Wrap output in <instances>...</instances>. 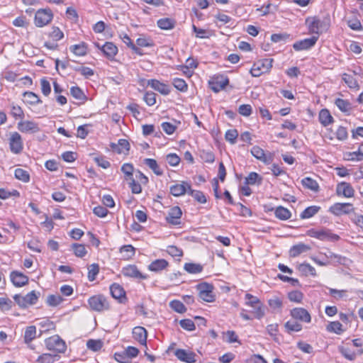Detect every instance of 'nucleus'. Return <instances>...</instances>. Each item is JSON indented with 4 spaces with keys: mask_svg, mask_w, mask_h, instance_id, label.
Segmentation results:
<instances>
[{
    "mask_svg": "<svg viewBox=\"0 0 363 363\" xmlns=\"http://www.w3.org/2000/svg\"><path fill=\"white\" fill-rule=\"evenodd\" d=\"M245 305L252 308V313L257 319H261L264 315V309L260 300L250 294L245 295Z\"/></svg>",
    "mask_w": 363,
    "mask_h": 363,
    "instance_id": "nucleus-1",
    "label": "nucleus"
},
{
    "mask_svg": "<svg viewBox=\"0 0 363 363\" xmlns=\"http://www.w3.org/2000/svg\"><path fill=\"white\" fill-rule=\"evenodd\" d=\"M273 59L266 58L255 62L251 69L250 74L254 77H260L262 74L267 73L272 67Z\"/></svg>",
    "mask_w": 363,
    "mask_h": 363,
    "instance_id": "nucleus-2",
    "label": "nucleus"
},
{
    "mask_svg": "<svg viewBox=\"0 0 363 363\" xmlns=\"http://www.w3.org/2000/svg\"><path fill=\"white\" fill-rule=\"evenodd\" d=\"M90 308L97 312H102L109 309L110 306L107 298L101 294L90 297L88 300Z\"/></svg>",
    "mask_w": 363,
    "mask_h": 363,
    "instance_id": "nucleus-3",
    "label": "nucleus"
},
{
    "mask_svg": "<svg viewBox=\"0 0 363 363\" xmlns=\"http://www.w3.org/2000/svg\"><path fill=\"white\" fill-rule=\"evenodd\" d=\"M53 18V13L50 9H38L34 18V23L37 27L41 28L50 23Z\"/></svg>",
    "mask_w": 363,
    "mask_h": 363,
    "instance_id": "nucleus-4",
    "label": "nucleus"
},
{
    "mask_svg": "<svg viewBox=\"0 0 363 363\" xmlns=\"http://www.w3.org/2000/svg\"><path fill=\"white\" fill-rule=\"evenodd\" d=\"M308 235L321 241H337L340 239L339 235L332 233L330 230L326 228L311 229L308 231Z\"/></svg>",
    "mask_w": 363,
    "mask_h": 363,
    "instance_id": "nucleus-5",
    "label": "nucleus"
},
{
    "mask_svg": "<svg viewBox=\"0 0 363 363\" xmlns=\"http://www.w3.org/2000/svg\"><path fill=\"white\" fill-rule=\"evenodd\" d=\"M45 345L48 350L57 353H64L67 348L65 341L59 335H53L46 339Z\"/></svg>",
    "mask_w": 363,
    "mask_h": 363,
    "instance_id": "nucleus-6",
    "label": "nucleus"
},
{
    "mask_svg": "<svg viewBox=\"0 0 363 363\" xmlns=\"http://www.w3.org/2000/svg\"><path fill=\"white\" fill-rule=\"evenodd\" d=\"M121 273L124 277L135 280H144L148 278V276L142 273L135 264H128L123 267Z\"/></svg>",
    "mask_w": 363,
    "mask_h": 363,
    "instance_id": "nucleus-7",
    "label": "nucleus"
},
{
    "mask_svg": "<svg viewBox=\"0 0 363 363\" xmlns=\"http://www.w3.org/2000/svg\"><path fill=\"white\" fill-rule=\"evenodd\" d=\"M353 211V205L350 203H335L332 205L328 210L330 213L336 216H340L343 214H349Z\"/></svg>",
    "mask_w": 363,
    "mask_h": 363,
    "instance_id": "nucleus-8",
    "label": "nucleus"
},
{
    "mask_svg": "<svg viewBox=\"0 0 363 363\" xmlns=\"http://www.w3.org/2000/svg\"><path fill=\"white\" fill-rule=\"evenodd\" d=\"M9 147L14 154H19L23 148V143L21 135L17 132L11 133L9 138Z\"/></svg>",
    "mask_w": 363,
    "mask_h": 363,
    "instance_id": "nucleus-9",
    "label": "nucleus"
},
{
    "mask_svg": "<svg viewBox=\"0 0 363 363\" xmlns=\"http://www.w3.org/2000/svg\"><path fill=\"white\" fill-rule=\"evenodd\" d=\"M199 291V296L201 299L206 302H213L214 295L213 294V286L207 283H202L198 285Z\"/></svg>",
    "mask_w": 363,
    "mask_h": 363,
    "instance_id": "nucleus-10",
    "label": "nucleus"
},
{
    "mask_svg": "<svg viewBox=\"0 0 363 363\" xmlns=\"http://www.w3.org/2000/svg\"><path fill=\"white\" fill-rule=\"evenodd\" d=\"M229 83V79L223 75L216 76L209 81L210 88L218 93L223 90Z\"/></svg>",
    "mask_w": 363,
    "mask_h": 363,
    "instance_id": "nucleus-11",
    "label": "nucleus"
},
{
    "mask_svg": "<svg viewBox=\"0 0 363 363\" xmlns=\"http://www.w3.org/2000/svg\"><path fill=\"white\" fill-rule=\"evenodd\" d=\"M291 317L303 323H309L311 321V316L308 311L303 308H294L291 312Z\"/></svg>",
    "mask_w": 363,
    "mask_h": 363,
    "instance_id": "nucleus-12",
    "label": "nucleus"
},
{
    "mask_svg": "<svg viewBox=\"0 0 363 363\" xmlns=\"http://www.w3.org/2000/svg\"><path fill=\"white\" fill-rule=\"evenodd\" d=\"M318 39V35H313L311 38L296 41L295 43H294L293 48L296 51L308 50L315 45Z\"/></svg>",
    "mask_w": 363,
    "mask_h": 363,
    "instance_id": "nucleus-13",
    "label": "nucleus"
},
{
    "mask_svg": "<svg viewBox=\"0 0 363 363\" xmlns=\"http://www.w3.org/2000/svg\"><path fill=\"white\" fill-rule=\"evenodd\" d=\"M17 127L22 133H35L40 131L38 123L33 121H21L18 123Z\"/></svg>",
    "mask_w": 363,
    "mask_h": 363,
    "instance_id": "nucleus-14",
    "label": "nucleus"
},
{
    "mask_svg": "<svg viewBox=\"0 0 363 363\" xmlns=\"http://www.w3.org/2000/svg\"><path fill=\"white\" fill-rule=\"evenodd\" d=\"M147 84L154 90L164 96L168 95L171 92V88L169 85L164 84L157 79H149L147 81Z\"/></svg>",
    "mask_w": 363,
    "mask_h": 363,
    "instance_id": "nucleus-15",
    "label": "nucleus"
},
{
    "mask_svg": "<svg viewBox=\"0 0 363 363\" xmlns=\"http://www.w3.org/2000/svg\"><path fill=\"white\" fill-rule=\"evenodd\" d=\"M182 215V211L181 208L179 206H174L169 209L166 217V220L168 223L174 225H179Z\"/></svg>",
    "mask_w": 363,
    "mask_h": 363,
    "instance_id": "nucleus-16",
    "label": "nucleus"
},
{
    "mask_svg": "<svg viewBox=\"0 0 363 363\" xmlns=\"http://www.w3.org/2000/svg\"><path fill=\"white\" fill-rule=\"evenodd\" d=\"M336 194L338 196H343L346 198H352L354 196V190L350 183L342 182L337 185Z\"/></svg>",
    "mask_w": 363,
    "mask_h": 363,
    "instance_id": "nucleus-17",
    "label": "nucleus"
},
{
    "mask_svg": "<svg viewBox=\"0 0 363 363\" xmlns=\"http://www.w3.org/2000/svg\"><path fill=\"white\" fill-rule=\"evenodd\" d=\"M12 284L16 287H21L28 283V277L23 273L13 271L10 274Z\"/></svg>",
    "mask_w": 363,
    "mask_h": 363,
    "instance_id": "nucleus-18",
    "label": "nucleus"
},
{
    "mask_svg": "<svg viewBox=\"0 0 363 363\" xmlns=\"http://www.w3.org/2000/svg\"><path fill=\"white\" fill-rule=\"evenodd\" d=\"M175 356L179 360L186 363H194L196 362V354L193 352L186 351L183 349H178L174 352Z\"/></svg>",
    "mask_w": 363,
    "mask_h": 363,
    "instance_id": "nucleus-19",
    "label": "nucleus"
},
{
    "mask_svg": "<svg viewBox=\"0 0 363 363\" xmlns=\"http://www.w3.org/2000/svg\"><path fill=\"white\" fill-rule=\"evenodd\" d=\"M147 332L141 326H136L133 329V337L143 345H146Z\"/></svg>",
    "mask_w": 363,
    "mask_h": 363,
    "instance_id": "nucleus-20",
    "label": "nucleus"
},
{
    "mask_svg": "<svg viewBox=\"0 0 363 363\" xmlns=\"http://www.w3.org/2000/svg\"><path fill=\"white\" fill-rule=\"evenodd\" d=\"M188 182H182L181 184H176L170 187V193L174 196H180L185 193L188 194L190 188Z\"/></svg>",
    "mask_w": 363,
    "mask_h": 363,
    "instance_id": "nucleus-21",
    "label": "nucleus"
},
{
    "mask_svg": "<svg viewBox=\"0 0 363 363\" xmlns=\"http://www.w3.org/2000/svg\"><path fill=\"white\" fill-rule=\"evenodd\" d=\"M96 45L108 59H113L118 52L117 47L111 42H106L102 47Z\"/></svg>",
    "mask_w": 363,
    "mask_h": 363,
    "instance_id": "nucleus-22",
    "label": "nucleus"
},
{
    "mask_svg": "<svg viewBox=\"0 0 363 363\" xmlns=\"http://www.w3.org/2000/svg\"><path fill=\"white\" fill-rule=\"evenodd\" d=\"M169 265L168 262L164 259H158L152 261L147 267L148 269L154 272H160L165 269Z\"/></svg>",
    "mask_w": 363,
    "mask_h": 363,
    "instance_id": "nucleus-23",
    "label": "nucleus"
},
{
    "mask_svg": "<svg viewBox=\"0 0 363 363\" xmlns=\"http://www.w3.org/2000/svg\"><path fill=\"white\" fill-rule=\"evenodd\" d=\"M311 250V247L304 243H298L293 245L289 250V255L292 257H296L303 252H306Z\"/></svg>",
    "mask_w": 363,
    "mask_h": 363,
    "instance_id": "nucleus-24",
    "label": "nucleus"
},
{
    "mask_svg": "<svg viewBox=\"0 0 363 363\" xmlns=\"http://www.w3.org/2000/svg\"><path fill=\"white\" fill-rule=\"evenodd\" d=\"M318 119H319L320 123L324 127L328 126V125L331 124L334 121L333 117L331 116L330 111L326 108L322 109L320 111L319 116H318Z\"/></svg>",
    "mask_w": 363,
    "mask_h": 363,
    "instance_id": "nucleus-25",
    "label": "nucleus"
},
{
    "mask_svg": "<svg viewBox=\"0 0 363 363\" xmlns=\"http://www.w3.org/2000/svg\"><path fill=\"white\" fill-rule=\"evenodd\" d=\"M157 25L160 29L171 30L175 27L176 21L171 18H163L157 21Z\"/></svg>",
    "mask_w": 363,
    "mask_h": 363,
    "instance_id": "nucleus-26",
    "label": "nucleus"
},
{
    "mask_svg": "<svg viewBox=\"0 0 363 363\" xmlns=\"http://www.w3.org/2000/svg\"><path fill=\"white\" fill-rule=\"evenodd\" d=\"M70 94L72 97L79 101L81 104H84L87 100V97L83 90L77 86L70 88Z\"/></svg>",
    "mask_w": 363,
    "mask_h": 363,
    "instance_id": "nucleus-27",
    "label": "nucleus"
},
{
    "mask_svg": "<svg viewBox=\"0 0 363 363\" xmlns=\"http://www.w3.org/2000/svg\"><path fill=\"white\" fill-rule=\"evenodd\" d=\"M298 270L304 276L311 275L315 277L317 275L315 269L308 263H302L298 266Z\"/></svg>",
    "mask_w": 363,
    "mask_h": 363,
    "instance_id": "nucleus-28",
    "label": "nucleus"
},
{
    "mask_svg": "<svg viewBox=\"0 0 363 363\" xmlns=\"http://www.w3.org/2000/svg\"><path fill=\"white\" fill-rule=\"evenodd\" d=\"M274 215L281 220H286L291 218V213L288 208L279 206L275 208Z\"/></svg>",
    "mask_w": 363,
    "mask_h": 363,
    "instance_id": "nucleus-29",
    "label": "nucleus"
},
{
    "mask_svg": "<svg viewBox=\"0 0 363 363\" xmlns=\"http://www.w3.org/2000/svg\"><path fill=\"white\" fill-rule=\"evenodd\" d=\"M36 327L35 325H30L26 328L24 333V342L26 344L30 343L36 337Z\"/></svg>",
    "mask_w": 363,
    "mask_h": 363,
    "instance_id": "nucleus-30",
    "label": "nucleus"
},
{
    "mask_svg": "<svg viewBox=\"0 0 363 363\" xmlns=\"http://www.w3.org/2000/svg\"><path fill=\"white\" fill-rule=\"evenodd\" d=\"M111 296L116 299H120L125 296L123 288L118 284H113L110 286Z\"/></svg>",
    "mask_w": 363,
    "mask_h": 363,
    "instance_id": "nucleus-31",
    "label": "nucleus"
},
{
    "mask_svg": "<svg viewBox=\"0 0 363 363\" xmlns=\"http://www.w3.org/2000/svg\"><path fill=\"white\" fill-rule=\"evenodd\" d=\"M144 164L150 168L155 174L160 176L163 174V171L161 169L155 160L146 158L144 160Z\"/></svg>",
    "mask_w": 363,
    "mask_h": 363,
    "instance_id": "nucleus-32",
    "label": "nucleus"
},
{
    "mask_svg": "<svg viewBox=\"0 0 363 363\" xmlns=\"http://www.w3.org/2000/svg\"><path fill=\"white\" fill-rule=\"evenodd\" d=\"M320 209V206H311L306 208L300 215L301 219H308L315 216Z\"/></svg>",
    "mask_w": 363,
    "mask_h": 363,
    "instance_id": "nucleus-33",
    "label": "nucleus"
},
{
    "mask_svg": "<svg viewBox=\"0 0 363 363\" xmlns=\"http://www.w3.org/2000/svg\"><path fill=\"white\" fill-rule=\"evenodd\" d=\"M284 328L288 333L291 332H299L302 330V325L296 320H288L284 324Z\"/></svg>",
    "mask_w": 363,
    "mask_h": 363,
    "instance_id": "nucleus-34",
    "label": "nucleus"
},
{
    "mask_svg": "<svg viewBox=\"0 0 363 363\" xmlns=\"http://www.w3.org/2000/svg\"><path fill=\"white\" fill-rule=\"evenodd\" d=\"M326 330L330 333H334L337 335H340L345 331L342 328V325L339 321L330 322L327 325Z\"/></svg>",
    "mask_w": 363,
    "mask_h": 363,
    "instance_id": "nucleus-35",
    "label": "nucleus"
},
{
    "mask_svg": "<svg viewBox=\"0 0 363 363\" xmlns=\"http://www.w3.org/2000/svg\"><path fill=\"white\" fill-rule=\"evenodd\" d=\"M69 49L77 56H84L87 52V47L84 43L74 45Z\"/></svg>",
    "mask_w": 363,
    "mask_h": 363,
    "instance_id": "nucleus-36",
    "label": "nucleus"
},
{
    "mask_svg": "<svg viewBox=\"0 0 363 363\" xmlns=\"http://www.w3.org/2000/svg\"><path fill=\"white\" fill-rule=\"evenodd\" d=\"M262 181V177L256 172H250L248 176L245 177V184L247 185L260 184Z\"/></svg>",
    "mask_w": 363,
    "mask_h": 363,
    "instance_id": "nucleus-37",
    "label": "nucleus"
},
{
    "mask_svg": "<svg viewBox=\"0 0 363 363\" xmlns=\"http://www.w3.org/2000/svg\"><path fill=\"white\" fill-rule=\"evenodd\" d=\"M184 269L189 274H199L203 271V266L196 263H186Z\"/></svg>",
    "mask_w": 363,
    "mask_h": 363,
    "instance_id": "nucleus-38",
    "label": "nucleus"
},
{
    "mask_svg": "<svg viewBox=\"0 0 363 363\" xmlns=\"http://www.w3.org/2000/svg\"><path fill=\"white\" fill-rule=\"evenodd\" d=\"M120 252L123 255V257L125 259H129L135 255V248L130 245H123L120 249Z\"/></svg>",
    "mask_w": 363,
    "mask_h": 363,
    "instance_id": "nucleus-39",
    "label": "nucleus"
},
{
    "mask_svg": "<svg viewBox=\"0 0 363 363\" xmlns=\"http://www.w3.org/2000/svg\"><path fill=\"white\" fill-rule=\"evenodd\" d=\"M59 359V356L51 354H43L40 356L35 363H53Z\"/></svg>",
    "mask_w": 363,
    "mask_h": 363,
    "instance_id": "nucleus-40",
    "label": "nucleus"
},
{
    "mask_svg": "<svg viewBox=\"0 0 363 363\" xmlns=\"http://www.w3.org/2000/svg\"><path fill=\"white\" fill-rule=\"evenodd\" d=\"M169 307L179 313H184L186 311V308L184 303L179 300H172L169 302Z\"/></svg>",
    "mask_w": 363,
    "mask_h": 363,
    "instance_id": "nucleus-41",
    "label": "nucleus"
},
{
    "mask_svg": "<svg viewBox=\"0 0 363 363\" xmlns=\"http://www.w3.org/2000/svg\"><path fill=\"white\" fill-rule=\"evenodd\" d=\"M15 177L23 182H28L30 181V174L28 171L18 168L14 172Z\"/></svg>",
    "mask_w": 363,
    "mask_h": 363,
    "instance_id": "nucleus-42",
    "label": "nucleus"
},
{
    "mask_svg": "<svg viewBox=\"0 0 363 363\" xmlns=\"http://www.w3.org/2000/svg\"><path fill=\"white\" fill-rule=\"evenodd\" d=\"M301 183L304 187L314 191H318L319 188L317 182L310 177H306L303 179Z\"/></svg>",
    "mask_w": 363,
    "mask_h": 363,
    "instance_id": "nucleus-43",
    "label": "nucleus"
},
{
    "mask_svg": "<svg viewBox=\"0 0 363 363\" xmlns=\"http://www.w3.org/2000/svg\"><path fill=\"white\" fill-rule=\"evenodd\" d=\"M188 194L191 196L196 201H197L200 203H205L206 202L205 195L203 194V192L200 191L191 189V188L190 187L188 191Z\"/></svg>",
    "mask_w": 363,
    "mask_h": 363,
    "instance_id": "nucleus-44",
    "label": "nucleus"
},
{
    "mask_svg": "<svg viewBox=\"0 0 363 363\" xmlns=\"http://www.w3.org/2000/svg\"><path fill=\"white\" fill-rule=\"evenodd\" d=\"M103 342L101 340L90 339L86 342V347L94 352L100 350L103 347Z\"/></svg>",
    "mask_w": 363,
    "mask_h": 363,
    "instance_id": "nucleus-45",
    "label": "nucleus"
},
{
    "mask_svg": "<svg viewBox=\"0 0 363 363\" xmlns=\"http://www.w3.org/2000/svg\"><path fill=\"white\" fill-rule=\"evenodd\" d=\"M335 104L342 112H349L351 109L350 103L342 99H337L335 101Z\"/></svg>",
    "mask_w": 363,
    "mask_h": 363,
    "instance_id": "nucleus-46",
    "label": "nucleus"
},
{
    "mask_svg": "<svg viewBox=\"0 0 363 363\" xmlns=\"http://www.w3.org/2000/svg\"><path fill=\"white\" fill-rule=\"evenodd\" d=\"M173 86L179 91L182 92H186L188 89V85L186 82L180 78H174L172 81Z\"/></svg>",
    "mask_w": 363,
    "mask_h": 363,
    "instance_id": "nucleus-47",
    "label": "nucleus"
},
{
    "mask_svg": "<svg viewBox=\"0 0 363 363\" xmlns=\"http://www.w3.org/2000/svg\"><path fill=\"white\" fill-rule=\"evenodd\" d=\"M134 171L133 165L130 163H125L121 167V172L125 174V179L129 180L133 179V173Z\"/></svg>",
    "mask_w": 363,
    "mask_h": 363,
    "instance_id": "nucleus-48",
    "label": "nucleus"
},
{
    "mask_svg": "<svg viewBox=\"0 0 363 363\" xmlns=\"http://www.w3.org/2000/svg\"><path fill=\"white\" fill-rule=\"evenodd\" d=\"M322 24L320 20L316 18H313L311 22L309 23L308 29L311 33L317 34L318 36L320 27Z\"/></svg>",
    "mask_w": 363,
    "mask_h": 363,
    "instance_id": "nucleus-49",
    "label": "nucleus"
},
{
    "mask_svg": "<svg viewBox=\"0 0 363 363\" xmlns=\"http://www.w3.org/2000/svg\"><path fill=\"white\" fill-rule=\"evenodd\" d=\"M342 80L351 89H355L359 86L356 79L352 75L345 73L342 75Z\"/></svg>",
    "mask_w": 363,
    "mask_h": 363,
    "instance_id": "nucleus-50",
    "label": "nucleus"
},
{
    "mask_svg": "<svg viewBox=\"0 0 363 363\" xmlns=\"http://www.w3.org/2000/svg\"><path fill=\"white\" fill-rule=\"evenodd\" d=\"M23 96L26 99L27 102L30 104H37L42 102L39 96L31 91L24 92Z\"/></svg>",
    "mask_w": 363,
    "mask_h": 363,
    "instance_id": "nucleus-51",
    "label": "nucleus"
},
{
    "mask_svg": "<svg viewBox=\"0 0 363 363\" xmlns=\"http://www.w3.org/2000/svg\"><path fill=\"white\" fill-rule=\"evenodd\" d=\"M88 279L90 281L96 279V275L99 272V267L97 264H92L88 267Z\"/></svg>",
    "mask_w": 363,
    "mask_h": 363,
    "instance_id": "nucleus-52",
    "label": "nucleus"
},
{
    "mask_svg": "<svg viewBox=\"0 0 363 363\" xmlns=\"http://www.w3.org/2000/svg\"><path fill=\"white\" fill-rule=\"evenodd\" d=\"M72 249L74 250V255L79 257H84L87 252L85 246L82 244H73Z\"/></svg>",
    "mask_w": 363,
    "mask_h": 363,
    "instance_id": "nucleus-53",
    "label": "nucleus"
},
{
    "mask_svg": "<svg viewBox=\"0 0 363 363\" xmlns=\"http://www.w3.org/2000/svg\"><path fill=\"white\" fill-rule=\"evenodd\" d=\"M64 299L60 295H49L47 298V303L50 306L60 305Z\"/></svg>",
    "mask_w": 363,
    "mask_h": 363,
    "instance_id": "nucleus-54",
    "label": "nucleus"
},
{
    "mask_svg": "<svg viewBox=\"0 0 363 363\" xmlns=\"http://www.w3.org/2000/svg\"><path fill=\"white\" fill-rule=\"evenodd\" d=\"M238 136V130L236 129H230L226 131L225 138L227 141L230 142V144H235Z\"/></svg>",
    "mask_w": 363,
    "mask_h": 363,
    "instance_id": "nucleus-55",
    "label": "nucleus"
},
{
    "mask_svg": "<svg viewBox=\"0 0 363 363\" xmlns=\"http://www.w3.org/2000/svg\"><path fill=\"white\" fill-rule=\"evenodd\" d=\"M328 259H330L334 263L344 264L346 258L340 255L335 254L332 252H329L328 254H325Z\"/></svg>",
    "mask_w": 363,
    "mask_h": 363,
    "instance_id": "nucleus-56",
    "label": "nucleus"
},
{
    "mask_svg": "<svg viewBox=\"0 0 363 363\" xmlns=\"http://www.w3.org/2000/svg\"><path fill=\"white\" fill-rule=\"evenodd\" d=\"M268 304L272 309H279L282 307V301L279 297L274 296L268 300Z\"/></svg>",
    "mask_w": 363,
    "mask_h": 363,
    "instance_id": "nucleus-57",
    "label": "nucleus"
},
{
    "mask_svg": "<svg viewBox=\"0 0 363 363\" xmlns=\"http://www.w3.org/2000/svg\"><path fill=\"white\" fill-rule=\"evenodd\" d=\"M288 298L291 301L300 303L303 298V294L300 291H293L289 293Z\"/></svg>",
    "mask_w": 363,
    "mask_h": 363,
    "instance_id": "nucleus-58",
    "label": "nucleus"
},
{
    "mask_svg": "<svg viewBox=\"0 0 363 363\" xmlns=\"http://www.w3.org/2000/svg\"><path fill=\"white\" fill-rule=\"evenodd\" d=\"M290 38L288 33H275L271 35V40L274 43L286 42Z\"/></svg>",
    "mask_w": 363,
    "mask_h": 363,
    "instance_id": "nucleus-59",
    "label": "nucleus"
},
{
    "mask_svg": "<svg viewBox=\"0 0 363 363\" xmlns=\"http://www.w3.org/2000/svg\"><path fill=\"white\" fill-rule=\"evenodd\" d=\"M11 114L15 118H23L24 117V113L23 109L21 106L15 104H12L11 109Z\"/></svg>",
    "mask_w": 363,
    "mask_h": 363,
    "instance_id": "nucleus-60",
    "label": "nucleus"
},
{
    "mask_svg": "<svg viewBox=\"0 0 363 363\" xmlns=\"http://www.w3.org/2000/svg\"><path fill=\"white\" fill-rule=\"evenodd\" d=\"M49 36L54 41H58L64 37V33L59 28L53 27L52 31L49 34Z\"/></svg>",
    "mask_w": 363,
    "mask_h": 363,
    "instance_id": "nucleus-61",
    "label": "nucleus"
},
{
    "mask_svg": "<svg viewBox=\"0 0 363 363\" xmlns=\"http://www.w3.org/2000/svg\"><path fill=\"white\" fill-rule=\"evenodd\" d=\"M144 101L147 105L151 106L156 103V94L152 91H147L143 97Z\"/></svg>",
    "mask_w": 363,
    "mask_h": 363,
    "instance_id": "nucleus-62",
    "label": "nucleus"
},
{
    "mask_svg": "<svg viewBox=\"0 0 363 363\" xmlns=\"http://www.w3.org/2000/svg\"><path fill=\"white\" fill-rule=\"evenodd\" d=\"M180 326L186 330L192 331L195 330V324L193 320L190 319H184L179 321Z\"/></svg>",
    "mask_w": 363,
    "mask_h": 363,
    "instance_id": "nucleus-63",
    "label": "nucleus"
},
{
    "mask_svg": "<svg viewBox=\"0 0 363 363\" xmlns=\"http://www.w3.org/2000/svg\"><path fill=\"white\" fill-rule=\"evenodd\" d=\"M118 148L116 151L118 153H124L125 151L128 152L130 149V144L127 140L120 139L118 142Z\"/></svg>",
    "mask_w": 363,
    "mask_h": 363,
    "instance_id": "nucleus-64",
    "label": "nucleus"
}]
</instances>
